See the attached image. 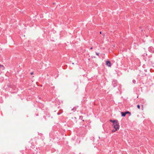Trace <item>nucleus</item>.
Returning <instances> with one entry per match:
<instances>
[{"label":"nucleus","mask_w":154,"mask_h":154,"mask_svg":"<svg viewBox=\"0 0 154 154\" xmlns=\"http://www.w3.org/2000/svg\"><path fill=\"white\" fill-rule=\"evenodd\" d=\"M112 125L113 126V128L116 129V130H118L119 129V125L117 121L115 124H113Z\"/></svg>","instance_id":"obj_1"},{"label":"nucleus","mask_w":154,"mask_h":154,"mask_svg":"<svg viewBox=\"0 0 154 154\" xmlns=\"http://www.w3.org/2000/svg\"><path fill=\"white\" fill-rule=\"evenodd\" d=\"M46 116H44L43 118L45 119H46V117L49 118V119H52L53 118V117L52 116H51V115L50 113L49 112H47L46 113Z\"/></svg>","instance_id":"obj_2"},{"label":"nucleus","mask_w":154,"mask_h":154,"mask_svg":"<svg viewBox=\"0 0 154 154\" xmlns=\"http://www.w3.org/2000/svg\"><path fill=\"white\" fill-rule=\"evenodd\" d=\"M106 64L109 67H111V63L109 61H106Z\"/></svg>","instance_id":"obj_3"},{"label":"nucleus","mask_w":154,"mask_h":154,"mask_svg":"<svg viewBox=\"0 0 154 154\" xmlns=\"http://www.w3.org/2000/svg\"><path fill=\"white\" fill-rule=\"evenodd\" d=\"M78 107V106H75L72 109V110L74 112L76 110L77 108Z\"/></svg>","instance_id":"obj_4"},{"label":"nucleus","mask_w":154,"mask_h":154,"mask_svg":"<svg viewBox=\"0 0 154 154\" xmlns=\"http://www.w3.org/2000/svg\"><path fill=\"white\" fill-rule=\"evenodd\" d=\"M109 121L111 122H112L113 124H115V123H116V122H117L118 121L116 120H110Z\"/></svg>","instance_id":"obj_5"},{"label":"nucleus","mask_w":154,"mask_h":154,"mask_svg":"<svg viewBox=\"0 0 154 154\" xmlns=\"http://www.w3.org/2000/svg\"><path fill=\"white\" fill-rule=\"evenodd\" d=\"M63 111L62 110H60V111L59 112H58L57 113V115H60L61 114L63 113Z\"/></svg>","instance_id":"obj_6"},{"label":"nucleus","mask_w":154,"mask_h":154,"mask_svg":"<svg viewBox=\"0 0 154 154\" xmlns=\"http://www.w3.org/2000/svg\"><path fill=\"white\" fill-rule=\"evenodd\" d=\"M0 68H2V69H5V67L3 65L0 64Z\"/></svg>","instance_id":"obj_7"},{"label":"nucleus","mask_w":154,"mask_h":154,"mask_svg":"<svg viewBox=\"0 0 154 154\" xmlns=\"http://www.w3.org/2000/svg\"><path fill=\"white\" fill-rule=\"evenodd\" d=\"M121 113L122 116H125L126 115L125 112H121Z\"/></svg>","instance_id":"obj_8"},{"label":"nucleus","mask_w":154,"mask_h":154,"mask_svg":"<svg viewBox=\"0 0 154 154\" xmlns=\"http://www.w3.org/2000/svg\"><path fill=\"white\" fill-rule=\"evenodd\" d=\"M125 113L126 114H130V113L128 111L126 112H125Z\"/></svg>","instance_id":"obj_9"},{"label":"nucleus","mask_w":154,"mask_h":154,"mask_svg":"<svg viewBox=\"0 0 154 154\" xmlns=\"http://www.w3.org/2000/svg\"><path fill=\"white\" fill-rule=\"evenodd\" d=\"M137 107L139 109H140V106L139 105H137Z\"/></svg>","instance_id":"obj_10"},{"label":"nucleus","mask_w":154,"mask_h":154,"mask_svg":"<svg viewBox=\"0 0 154 154\" xmlns=\"http://www.w3.org/2000/svg\"><path fill=\"white\" fill-rule=\"evenodd\" d=\"M117 130H116V129H115V130H112V132H115Z\"/></svg>","instance_id":"obj_11"},{"label":"nucleus","mask_w":154,"mask_h":154,"mask_svg":"<svg viewBox=\"0 0 154 154\" xmlns=\"http://www.w3.org/2000/svg\"><path fill=\"white\" fill-rule=\"evenodd\" d=\"M33 74V72H31L30 73V74L32 75V74Z\"/></svg>","instance_id":"obj_12"},{"label":"nucleus","mask_w":154,"mask_h":154,"mask_svg":"<svg viewBox=\"0 0 154 154\" xmlns=\"http://www.w3.org/2000/svg\"><path fill=\"white\" fill-rule=\"evenodd\" d=\"M96 54H97V55H98H98H99V53H96Z\"/></svg>","instance_id":"obj_13"},{"label":"nucleus","mask_w":154,"mask_h":154,"mask_svg":"<svg viewBox=\"0 0 154 154\" xmlns=\"http://www.w3.org/2000/svg\"><path fill=\"white\" fill-rule=\"evenodd\" d=\"M38 114H36V116H38Z\"/></svg>","instance_id":"obj_14"},{"label":"nucleus","mask_w":154,"mask_h":154,"mask_svg":"<svg viewBox=\"0 0 154 154\" xmlns=\"http://www.w3.org/2000/svg\"><path fill=\"white\" fill-rule=\"evenodd\" d=\"M53 5H55V2H53Z\"/></svg>","instance_id":"obj_15"},{"label":"nucleus","mask_w":154,"mask_h":154,"mask_svg":"<svg viewBox=\"0 0 154 154\" xmlns=\"http://www.w3.org/2000/svg\"><path fill=\"white\" fill-rule=\"evenodd\" d=\"M38 99H41V98L40 97H38Z\"/></svg>","instance_id":"obj_16"},{"label":"nucleus","mask_w":154,"mask_h":154,"mask_svg":"<svg viewBox=\"0 0 154 154\" xmlns=\"http://www.w3.org/2000/svg\"><path fill=\"white\" fill-rule=\"evenodd\" d=\"M91 49H93L92 47H91Z\"/></svg>","instance_id":"obj_17"},{"label":"nucleus","mask_w":154,"mask_h":154,"mask_svg":"<svg viewBox=\"0 0 154 154\" xmlns=\"http://www.w3.org/2000/svg\"><path fill=\"white\" fill-rule=\"evenodd\" d=\"M83 69L85 71L86 70H85V69H84V68H83Z\"/></svg>","instance_id":"obj_18"},{"label":"nucleus","mask_w":154,"mask_h":154,"mask_svg":"<svg viewBox=\"0 0 154 154\" xmlns=\"http://www.w3.org/2000/svg\"><path fill=\"white\" fill-rule=\"evenodd\" d=\"M100 34H101V32H100Z\"/></svg>","instance_id":"obj_19"},{"label":"nucleus","mask_w":154,"mask_h":154,"mask_svg":"<svg viewBox=\"0 0 154 154\" xmlns=\"http://www.w3.org/2000/svg\"><path fill=\"white\" fill-rule=\"evenodd\" d=\"M72 64H74V63H72Z\"/></svg>","instance_id":"obj_20"}]
</instances>
